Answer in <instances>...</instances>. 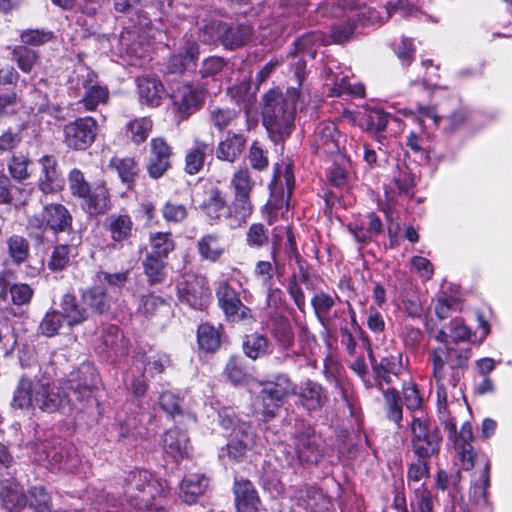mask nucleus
Returning a JSON list of instances; mask_svg holds the SVG:
<instances>
[{"instance_id": "f257e3e1", "label": "nucleus", "mask_w": 512, "mask_h": 512, "mask_svg": "<svg viewBox=\"0 0 512 512\" xmlns=\"http://www.w3.org/2000/svg\"><path fill=\"white\" fill-rule=\"evenodd\" d=\"M97 375L90 366H83L70 378L57 384L42 377L35 381L20 377L13 393L12 406L17 409H39L54 413L76 407L92 397Z\"/></svg>"}, {"instance_id": "f03ea898", "label": "nucleus", "mask_w": 512, "mask_h": 512, "mask_svg": "<svg viewBox=\"0 0 512 512\" xmlns=\"http://www.w3.org/2000/svg\"><path fill=\"white\" fill-rule=\"evenodd\" d=\"M291 66L298 87L288 88L285 96L272 90L263 97V123L275 143L283 141L291 134L296 103L300 98L299 88L305 79L306 61L303 57H298Z\"/></svg>"}, {"instance_id": "7ed1b4c3", "label": "nucleus", "mask_w": 512, "mask_h": 512, "mask_svg": "<svg viewBox=\"0 0 512 512\" xmlns=\"http://www.w3.org/2000/svg\"><path fill=\"white\" fill-rule=\"evenodd\" d=\"M71 194L81 199V208L89 216L107 213L111 207V194L104 180L91 185L80 169L74 168L68 175Z\"/></svg>"}, {"instance_id": "20e7f679", "label": "nucleus", "mask_w": 512, "mask_h": 512, "mask_svg": "<svg viewBox=\"0 0 512 512\" xmlns=\"http://www.w3.org/2000/svg\"><path fill=\"white\" fill-rule=\"evenodd\" d=\"M471 357V349L457 348L451 345H444L433 349L429 353V360L432 363V376L435 381H442L444 366L450 370L449 385L456 387L468 367Z\"/></svg>"}, {"instance_id": "39448f33", "label": "nucleus", "mask_w": 512, "mask_h": 512, "mask_svg": "<svg viewBox=\"0 0 512 512\" xmlns=\"http://www.w3.org/2000/svg\"><path fill=\"white\" fill-rule=\"evenodd\" d=\"M411 448L418 458H431L440 451L442 437L437 427L425 416L414 415L410 424Z\"/></svg>"}, {"instance_id": "423d86ee", "label": "nucleus", "mask_w": 512, "mask_h": 512, "mask_svg": "<svg viewBox=\"0 0 512 512\" xmlns=\"http://www.w3.org/2000/svg\"><path fill=\"white\" fill-rule=\"evenodd\" d=\"M28 229L52 231L55 235L68 233L70 237L73 232V216L70 211L60 203H50L43 207L40 214L33 215L28 219Z\"/></svg>"}, {"instance_id": "0eeeda50", "label": "nucleus", "mask_w": 512, "mask_h": 512, "mask_svg": "<svg viewBox=\"0 0 512 512\" xmlns=\"http://www.w3.org/2000/svg\"><path fill=\"white\" fill-rule=\"evenodd\" d=\"M160 485L155 481L150 472L135 470L125 479L124 496L133 508L148 507L150 501L160 493Z\"/></svg>"}, {"instance_id": "6e6552de", "label": "nucleus", "mask_w": 512, "mask_h": 512, "mask_svg": "<svg viewBox=\"0 0 512 512\" xmlns=\"http://www.w3.org/2000/svg\"><path fill=\"white\" fill-rule=\"evenodd\" d=\"M177 296L181 303L203 310L211 299L207 278L192 272L185 273L177 284Z\"/></svg>"}, {"instance_id": "1a4fd4ad", "label": "nucleus", "mask_w": 512, "mask_h": 512, "mask_svg": "<svg viewBox=\"0 0 512 512\" xmlns=\"http://www.w3.org/2000/svg\"><path fill=\"white\" fill-rule=\"evenodd\" d=\"M97 128V121L94 118L79 117L64 125L63 143L72 150H86L95 141Z\"/></svg>"}, {"instance_id": "9d476101", "label": "nucleus", "mask_w": 512, "mask_h": 512, "mask_svg": "<svg viewBox=\"0 0 512 512\" xmlns=\"http://www.w3.org/2000/svg\"><path fill=\"white\" fill-rule=\"evenodd\" d=\"M215 294L218 306L223 311L227 320L231 322H245L254 319L251 309L241 301L239 292L228 281H220L217 284Z\"/></svg>"}, {"instance_id": "9b49d317", "label": "nucleus", "mask_w": 512, "mask_h": 512, "mask_svg": "<svg viewBox=\"0 0 512 512\" xmlns=\"http://www.w3.org/2000/svg\"><path fill=\"white\" fill-rule=\"evenodd\" d=\"M295 450L301 462L317 464L325 455L326 445L320 434L306 427L295 437Z\"/></svg>"}, {"instance_id": "f8f14e48", "label": "nucleus", "mask_w": 512, "mask_h": 512, "mask_svg": "<svg viewBox=\"0 0 512 512\" xmlns=\"http://www.w3.org/2000/svg\"><path fill=\"white\" fill-rule=\"evenodd\" d=\"M79 84L84 89L80 103L86 111H94L101 104H106L109 99V91L106 86L99 85L97 74L89 69H84L78 76Z\"/></svg>"}, {"instance_id": "ddd939ff", "label": "nucleus", "mask_w": 512, "mask_h": 512, "mask_svg": "<svg viewBox=\"0 0 512 512\" xmlns=\"http://www.w3.org/2000/svg\"><path fill=\"white\" fill-rule=\"evenodd\" d=\"M204 93L191 85L179 86L172 95L176 117L182 121L201 108L204 103Z\"/></svg>"}, {"instance_id": "4468645a", "label": "nucleus", "mask_w": 512, "mask_h": 512, "mask_svg": "<svg viewBox=\"0 0 512 512\" xmlns=\"http://www.w3.org/2000/svg\"><path fill=\"white\" fill-rule=\"evenodd\" d=\"M346 136L340 133L333 122H321L315 130V145L319 152L327 155L345 151Z\"/></svg>"}, {"instance_id": "2eb2a0df", "label": "nucleus", "mask_w": 512, "mask_h": 512, "mask_svg": "<svg viewBox=\"0 0 512 512\" xmlns=\"http://www.w3.org/2000/svg\"><path fill=\"white\" fill-rule=\"evenodd\" d=\"M43 458L48 462L50 468L53 470L73 472L80 463V459L76 454V450L73 446H43Z\"/></svg>"}, {"instance_id": "dca6fc26", "label": "nucleus", "mask_w": 512, "mask_h": 512, "mask_svg": "<svg viewBox=\"0 0 512 512\" xmlns=\"http://www.w3.org/2000/svg\"><path fill=\"white\" fill-rule=\"evenodd\" d=\"M150 148L148 173L150 177L158 179L170 168L172 149L163 137L153 138Z\"/></svg>"}, {"instance_id": "f3484780", "label": "nucleus", "mask_w": 512, "mask_h": 512, "mask_svg": "<svg viewBox=\"0 0 512 512\" xmlns=\"http://www.w3.org/2000/svg\"><path fill=\"white\" fill-rule=\"evenodd\" d=\"M253 35V29L248 24L223 22L220 30V44L228 50H235L247 45Z\"/></svg>"}, {"instance_id": "a211bd4d", "label": "nucleus", "mask_w": 512, "mask_h": 512, "mask_svg": "<svg viewBox=\"0 0 512 512\" xmlns=\"http://www.w3.org/2000/svg\"><path fill=\"white\" fill-rule=\"evenodd\" d=\"M201 210L213 223H219L222 218L228 221L229 204L226 194L219 187H211L201 204Z\"/></svg>"}, {"instance_id": "6ab92c4d", "label": "nucleus", "mask_w": 512, "mask_h": 512, "mask_svg": "<svg viewBox=\"0 0 512 512\" xmlns=\"http://www.w3.org/2000/svg\"><path fill=\"white\" fill-rule=\"evenodd\" d=\"M82 243V236L79 232H73L69 243L56 245L48 260V268L51 271H62L70 263L72 258L78 255V246Z\"/></svg>"}, {"instance_id": "aec40b11", "label": "nucleus", "mask_w": 512, "mask_h": 512, "mask_svg": "<svg viewBox=\"0 0 512 512\" xmlns=\"http://www.w3.org/2000/svg\"><path fill=\"white\" fill-rule=\"evenodd\" d=\"M349 232L356 242L360 244L370 243L374 237L383 232V224L375 213H368L363 219L348 225Z\"/></svg>"}, {"instance_id": "412c9836", "label": "nucleus", "mask_w": 512, "mask_h": 512, "mask_svg": "<svg viewBox=\"0 0 512 512\" xmlns=\"http://www.w3.org/2000/svg\"><path fill=\"white\" fill-rule=\"evenodd\" d=\"M300 404L309 412H316L327 403L326 390L317 382L306 380L298 394Z\"/></svg>"}, {"instance_id": "4be33fe9", "label": "nucleus", "mask_w": 512, "mask_h": 512, "mask_svg": "<svg viewBox=\"0 0 512 512\" xmlns=\"http://www.w3.org/2000/svg\"><path fill=\"white\" fill-rule=\"evenodd\" d=\"M42 166V174L39 178V189L45 193H54L63 186V179L57 169V161L53 156L45 155L39 160Z\"/></svg>"}, {"instance_id": "5701e85b", "label": "nucleus", "mask_w": 512, "mask_h": 512, "mask_svg": "<svg viewBox=\"0 0 512 512\" xmlns=\"http://www.w3.org/2000/svg\"><path fill=\"white\" fill-rule=\"evenodd\" d=\"M104 227L114 242L123 244L132 237L134 223L128 214L113 213L105 219Z\"/></svg>"}, {"instance_id": "b1692460", "label": "nucleus", "mask_w": 512, "mask_h": 512, "mask_svg": "<svg viewBox=\"0 0 512 512\" xmlns=\"http://www.w3.org/2000/svg\"><path fill=\"white\" fill-rule=\"evenodd\" d=\"M254 212L251 195L233 194L229 204L228 224L231 228L242 227Z\"/></svg>"}, {"instance_id": "393cba45", "label": "nucleus", "mask_w": 512, "mask_h": 512, "mask_svg": "<svg viewBox=\"0 0 512 512\" xmlns=\"http://www.w3.org/2000/svg\"><path fill=\"white\" fill-rule=\"evenodd\" d=\"M234 495L239 512H257L260 499L256 489L249 480H236L234 483Z\"/></svg>"}, {"instance_id": "a878e982", "label": "nucleus", "mask_w": 512, "mask_h": 512, "mask_svg": "<svg viewBox=\"0 0 512 512\" xmlns=\"http://www.w3.org/2000/svg\"><path fill=\"white\" fill-rule=\"evenodd\" d=\"M163 448L175 460L189 457L191 451L187 434L178 428L166 431L163 436Z\"/></svg>"}, {"instance_id": "bb28decb", "label": "nucleus", "mask_w": 512, "mask_h": 512, "mask_svg": "<svg viewBox=\"0 0 512 512\" xmlns=\"http://www.w3.org/2000/svg\"><path fill=\"white\" fill-rule=\"evenodd\" d=\"M220 424L226 429L230 430L229 440H245L246 437L251 439V443L254 444L255 434L248 422L242 421L237 415L228 409H224L219 412Z\"/></svg>"}, {"instance_id": "cd10ccee", "label": "nucleus", "mask_w": 512, "mask_h": 512, "mask_svg": "<svg viewBox=\"0 0 512 512\" xmlns=\"http://www.w3.org/2000/svg\"><path fill=\"white\" fill-rule=\"evenodd\" d=\"M0 500L3 507L10 512H19L27 505V496L22 486L6 480L0 486Z\"/></svg>"}, {"instance_id": "c85d7f7f", "label": "nucleus", "mask_w": 512, "mask_h": 512, "mask_svg": "<svg viewBox=\"0 0 512 512\" xmlns=\"http://www.w3.org/2000/svg\"><path fill=\"white\" fill-rule=\"evenodd\" d=\"M242 350L246 357L257 360L270 355L273 346L266 335L255 331L243 336Z\"/></svg>"}, {"instance_id": "c756f323", "label": "nucleus", "mask_w": 512, "mask_h": 512, "mask_svg": "<svg viewBox=\"0 0 512 512\" xmlns=\"http://www.w3.org/2000/svg\"><path fill=\"white\" fill-rule=\"evenodd\" d=\"M199 55V46L195 42H188L178 53L170 56L167 70L171 74H182L185 70L195 66Z\"/></svg>"}, {"instance_id": "7c9ffc66", "label": "nucleus", "mask_w": 512, "mask_h": 512, "mask_svg": "<svg viewBox=\"0 0 512 512\" xmlns=\"http://www.w3.org/2000/svg\"><path fill=\"white\" fill-rule=\"evenodd\" d=\"M213 152V143L195 139L185 156V171L190 175L199 173L205 164L206 156Z\"/></svg>"}, {"instance_id": "2f4dec72", "label": "nucleus", "mask_w": 512, "mask_h": 512, "mask_svg": "<svg viewBox=\"0 0 512 512\" xmlns=\"http://www.w3.org/2000/svg\"><path fill=\"white\" fill-rule=\"evenodd\" d=\"M197 249L203 260L215 263L226 253L227 246L219 234L208 233L198 240Z\"/></svg>"}, {"instance_id": "473e14b6", "label": "nucleus", "mask_w": 512, "mask_h": 512, "mask_svg": "<svg viewBox=\"0 0 512 512\" xmlns=\"http://www.w3.org/2000/svg\"><path fill=\"white\" fill-rule=\"evenodd\" d=\"M209 486V478L201 473L188 474L182 480L180 497L187 504L195 503Z\"/></svg>"}, {"instance_id": "72a5a7b5", "label": "nucleus", "mask_w": 512, "mask_h": 512, "mask_svg": "<svg viewBox=\"0 0 512 512\" xmlns=\"http://www.w3.org/2000/svg\"><path fill=\"white\" fill-rule=\"evenodd\" d=\"M246 138L242 134L228 133L216 148V157L230 163L235 162L244 151Z\"/></svg>"}, {"instance_id": "f704fd0d", "label": "nucleus", "mask_w": 512, "mask_h": 512, "mask_svg": "<svg viewBox=\"0 0 512 512\" xmlns=\"http://www.w3.org/2000/svg\"><path fill=\"white\" fill-rule=\"evenodd\" d=\"M138 93L141 102L157 107L164 95V87L156 77L142 76L138 78Z\"/></svg>"}, {"instance_id": "c9c22d12", "label": "nucleus", "mask_w": 512, "mask_h": 512, "mask_svg": "<svg viewBox=\"0 0 512 512\" xmlns=\"http://www.w3.org/2000/svg\"><path fill=\"white\" fill-rule=\"evenodd\" d=\"M262 389L269 393L276 402L283 404L285 398L296 393V386L285 374H278L272 381L262 384Z\"/></svg>"}, {"instance_id": "e433bc0d", "label": "nucleus", "mask_w": 512, "mask_h": 512, "mask_svg": "<svg viewBox=\"0 0 512 512\" xmlns=\"http://www.w3.org/2000/svg\"><path fill=\"white\" fill-rule=\"evenodd\" d=\"M60 307L62 310L60 313L63 319L66 320L70 326L81 324L88 317L86 309L78 304L73 294L67 293L63 295Z\"/></svg>"}, {"instance_id": "4c0bfd02", "label": "nucleus", "mask_w": 512, "mask_h": 512, "mask_svg": "<svg viewBox=\"0 0 512 512\" xmlns=\"http://www.w3.org/2000/svg\"><path fill=\"white\" fill-rule=\"evenodd\" d=\"M224 375L235 386L246 385L253 379L240 356L229 358L224 369Z\"/></svg>"}, {"instance_id": "58836bf2", "label": "nucleus", "mask_w": 512, "mask_h": 512, "mask_svg": "<svg viewBox=\"0 0 512 512\" xmlns=\"http://www.w3.org/2000/svg\"><path fill=\"white\" fill-rule=\"evenodd\" d=\"M298 504L310 512H319L327 503L323 492L315 486H304L296 495Z\"/></svg>"}, {"instance_id": "ea45409f", "label": "nucleus", "mask_w": 512, "mask_h": 512, "mask_svg": "<svg viewBox=\"0 0 512 512\" xmlns=\"http://www.w3.org/2000/svg\"><path fill=\"white\" fill-rule=\"evenodd\" d=\"M82 299L97 314H104L110 310V299L104 288L100 286H94L86 290L82 295Z\"/></svg>"}, {"instance_id": "a19ab883", "label": "nucleus", "mask_w": 512, "mask_h": 512, "mask_svg": "<svg viewBox=\"0 0 512 512\" xmlns=\"http://www.w3.org/2000/svg\"><path fill=\"white\" fill-rule=\"evenodd\" d=\"M329 44L330 37L326 36V34L321 31H310L295 41L296 50L312 58L315 55L316 46Z\"/></svg>"}, {"instance_id": "79ce46f5", "label": "nucleus", "mask_w": 512, "mask_h": 512, "mask_svg": "<svg viewBox=\"0 0 512 512\" xmlns=\"http://www.w3.org/2000/svg\"><path fill=\"white\" fill-rule=\"evenodd\" d=\"M109 167L114 169L121 181L128 186L132 185L138 173L137 163L133 158L113 157L110 160Z\"/></svg>"}, {"instance_id": "37998d69", "label": "nucleus", "mask_w": 512, "mask_h": 512, "mask_svg": "<svg viewBox=\"0 0 512 512\" xmlns=\"http://www.w3.org/2000/svg\"><path fill=\"white\" fill-rule=\"evenodd\" d=\"M490 486V463L486 461L484 468L479 472L478 478L472 480L471 494L473 500L480 504H488V488Z\"/></svg>"}, {"instance_id": "c03bdc74", "label": "nucleus", "mask_w": 512, "mask_h": 512, "mask_svg": "<svg viewBox=\"0 0 512 512\" xmlns=\"http://www.w3.org/2000/svg\"><path fill=\"white\" fill-rule=\"evenodd\" d=\"M7 251L12 262L20 265L25 262L30 254L28 240L21 235H12L6 240Z\"/></svg>"}, {"instance_id": "a18cd8bd", "label": "nucleus", "mask_w": 512, "mask_h": 512, "mask_svg": "<svg viewBox=\"0 0 512 512\" xmlns=\"http://www.w3.org/2000/svg\"><path fill=\"white\" fill-rule=\"evenodd\" d=\"M229 186L232 194L252 195L255 181L247 167H240L231 176Z\"/></svg>"}, {"instance_id": "49530a36", "label": "nucleus", "mask_w": 512, "mask_h": 512, "mask_svg": "<svg viewBox=\"0 0 512 512\" xmlns=\"http://www.w3.org/2000/svg\"><path fill=\"white\" fill-rule=\"evenodd\" d=\"M123 338L118 327L115 325H109L106 329H103L102 335L99 337L100 344L97 349L100 353H104L107 358H111L117 355L118 343Z\"/></svg>"}, {"instance_id": "de8ad7c7", "label": "nucleus", "mask_w": 512, "mask_h": 512, "mask_svg": "<svg viewBox=\"0 0 512 512\" xmlns=\"http://www.w3.org/2000/svg\"><path fill=\"white\" fill-rule=\"evenodd\" d=\"M197 340L199 347L206 352H215L221 344L219 331L208 323L198 327Z\"/></svg>"}, {"instance_id": "09e8293b", "label": "nucleus", "mask_w": 512, "mask_h": 512, "mask_svg": "<svg viewBox=\"0 0 512 512\" xmlns=\"http://www.w3.org/2000/svg\"><path fill=\"white\" fill-rule=\"evenodd\" d=\"M151 252L154 256L167 258L175 248V242L169 232H157L150 236Z\"/></svg>"}, {"instance_id": "8fccbe9b", "label": "nucleus", "mask_w": 512, "mask_h": 512, "mask_svg": "<svg viewBox=\"0 0 512 512\" xmlns=\"http://www.w3.org/2000/svg\"><path fill=\"white\" fill-rule=\"evenodd\" d=\"M390 115L380 109H372L367 111L361 117V126L374 131L377 135L385 131L389 122Z\"/></svg>"}, {"instance_id": "3c124183", "label": "nucleus", "mask_w": 512, "mask_h": 512, "mask_svg": "<svg viewBox=\"0 0 512 512\" xmlns=\"http://www.w3.org/2000/svg\"><path fill=\"white\" fill-rule=\"evenodd\" d=\"M38 53L25 45H18L12 51V60L15 61L24 73L32 71L38 61Z\"/></svg>"}, {"instance_id": "603ef678", "label": "nucleus", "mask_w": 512, "mask_h": 512, "mask_svg": "<svg viewBox=\"0 0 512 512\" xmlns=\"http://www.w3.org/2000/svg\"><path fill=\"white\" fill-rule=\"evenodd\" d=\"M138 312L145 317H152L159 313L169 312V304L161 297L145 295L140 299Z\"/></svg>"}, {"instance_id": "864d4df0", "label": "nucleus", "mask_w": 512, "mask_h": 512, "mask_svg": "<svg viewBox=\"0 0 512 512\" xmlns=\"http://www.w3.org/2000/svg\"><path fill=\"white\" fill-rule=\"evenodd\" d=\"M153 127L150 118L142 117L134 119L127 124V132L135 144L143 143L149 136Z\"/></svg>"}, {"instance_id": "5fc2aeb1", "label": "nucleus", "mask_w": 512, "mask_h": 512, "mask_svg": "<svg viewBox=\"0 0 512 512\" xmlns=\"http://www.w3.org/2000/svg\"><path fill=\"white\" fill-rule=\"evenodd\" d=\"M209 117L212 124L218 130H223L232 125L239 117V111L230 108L213 107L209 110Z\"/></svg>"}, {"instance_id": "6e6d98bb", "label": "nucleus", "mask_w": 512, "mask_h": 512, "mask_svg": "<svg viewBox=\"0 0 512 512\" xmlns=\"http://www.w3.org/2000/svg\"><path fill=\"white\" fill-rule=\"evenodd\" d=\"M163 258L154 256V254H147L143 265L145 274L147 275L151 284L160 283L164 279V262Z\"/></svg>"}, {"instance_id": "4d7b16f0", "label": "nucleus", "mask_w": 512, "mask_h": 512, "mask_svg": "<svg viewBox=\"0 0 512 512\" xmlns=\"http://www.w3.org/2000/svg\"><path fill=\"white\" fill-rule=\"evenodd\" d=\"M30 161L23 154H14L8 161L7 168L10 176L17 181H23L29 177L28 165Z\"/></svg>"}, {"instance_id": "13d9d810", "label": "nucleus", "mask_w": 512, "mask_h": 512, "mask_svg": "<svg viewBox=\"0 0 512 512\" xmlns=\"http://www.w3.org/2000/svg\"><path fill=\"white\" fill-rule=\"evenodd\" d=\"M282 404L276 402V399L267 393L264 389H261L257 396V409L262 414L264 420H269L276 416L278 410Z\"/></svg>"}, {"instance_id": "bf43d9fd", "label": "nucleus", "mask_w": 512, "mask_h": 512, "mask_svg": "<svg viewBox=\"0 0 512 512\" xmlns=\"http://www.w3.org/2000/svg\"><path fill=\"white\" fill-rule=\"evenodd\" d=\"M272 334L278 345L284 349H289L294 344V333L287 319L279 320Z\"/></svg>"}, {"instance_id": "052dcab7", "label": "nucleus", "mask_w": 512, "mask_h": 512, "mask_svg": "<svg viewBox=\"0 0 512 512\" xmlns=\"http://www.w3.org/2000/svg\"><path fill=\"white\" fill-rule=\"evenodd\" d=\"M63 320L64 319L59 311H48L39 325V330L43 335L53 337L58 334Z\"/></svg>"}, {"instance_id": "680f3d73", "label": "nucleus", "mask_w": 512, "mask_h": 512, "mask_svg": "<svg viewBox=\"0 0 512 512\" xmlns=\"http://www.w3.org/2000/svg\"><path fill=\"white\" fill-rule=\"evenodd\" d=\"M53 38V33L46 29H27L20 34L21 42L27 46H40L49 42Z\"/></svg>"}, {"instance_id": "e2e57ef3", "label": "nucleus", "mask_w": 512, "mask_h": 512, "mask_svg": "<svg viewBox=\"0 0 512 512\" xmlns=\"http://www.w3.org/2000/svg\"><path fill=\"white\" fill-rule=\"evenodd\" d=\"M384 397L388 419L399 425L402 420V405L397 391L388 390L385 392Z\"/></svg>"}, {"instance_id": "0e129e2a", "label": "nucleus", "mask_w": 512, "mask_h": 512, "mask_svg": "<svg viewBox=\"0 0 512 512\" xmlns=\"http://www.w3.org/2000/svg\"><path fill=\"white\" fill-rule=\"evenodd\" d=\"M188 215L187 207L184 204L174 201H167L162 208V216L167 222L180 223Z\"/></svg>"}, {"instance_id": "69168bd1", "label": "nucleus", "mask_w": 512, "mask_h": 512, "mask_svg": "<svg viewBox=\"0 0 512 512\" xmlns=\"http://www.w3.org/2000/svg\"><path fill=\"white\" fill-rule=\"evenodd\" d=\"M277 271V266L270 261H258L255 264L254 276L267 289L272 287V279Z\"/></svg>"}, {"instance_id": "338daca9", "label": "nucleus", "mask_w": 512, "mask_h": 512, "mask_svg": "<svg viewBox=\"0 0 512 512\" xmlns=\"http://www.w3.org/2000/svg\"><path fill=\"white\" fill-rule=\"evenodd\" d=\"M253 443L251 439L246 437L245 440H229L226 445L227 456L234 461H241L247 452L252 449Z\"/></svg>"}, {"instance_id": "774afa93", "label": "nucleus", "mask_w": 512, "mask_h": 512, "mask_svg": "<svg viewBox=\"0 0 512 512\" xmlns=\"http://www.w3.org/2000/svg\"><path fill=\"white\" fill-rule=\"evenodd\" d=\"M144 370L151 376L164 372L169 367L171 360L168 355L159 353L151 357H145L143 360Z\"/></svg>"}]
</instances>
